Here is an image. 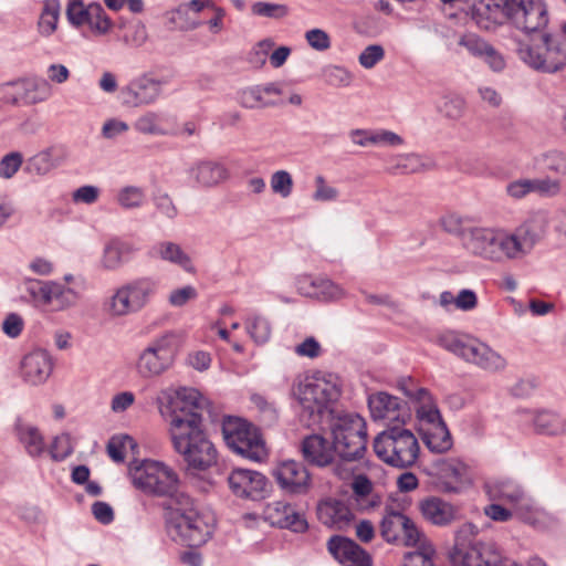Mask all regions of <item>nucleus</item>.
Wrapping results in <instances>:
<instances>
[{
  "mask_svg": "<svg viewBox=\"0 0 566 566\" xmlns=\"http://www.w3.org/2000/svg\"><path fill=\"white\" fill-rule=\"evenodd\" d=\"M146 195L143 188L137 186H126L117 192V203L126 210L138 209L143 207Z\"/></svg>",
  "mask_w": 566,
  "mask_h": 566,
  "instance_id": "nucleus-37",
  "label": "nucleus"
},
{
  "mask_svg": "<svg viewBox=\"0 0 566 566\" xmlns=\"http://www.w3.org/2000/svg\"><path fill=\"white\" fill-rule=\"evenodd\" d=\"M158 283L151 277H138L119 286L107 302L112 316H126L142 311L155 296Z\"/></svg>",
  "mask_w": 566,
  "mask_h": 566,
  "instance_id": "nucleus-8",
  "label": "nucleus"
},
{
  "mask_svg": "<svg viewBox=\"0 0 566 566\" xmlns=\"http://www.w3.org/2000/svg\"><path fill=\"white\" fill-rule=\"evenodd\" d=\"M92 13L90 15V21L87 24L91 27V29L97 31L101 34H105L109 31L112 27V20L106 14L104 8L98 2H93V9Z\"/></svg>",
  "mask_w": 566,
  "mask_h": 566,
  "instance_id": "nucleus-54",
  "label": "nucleus"
},
{
  "mask_svg": "<svg viewBox=\"0 0 566 566\" xmlns=\"http://www.w3.org/2000/svg\"><path fill=\"white\" fill-rule=\"evenodd\" d=\"M385 57V50L380 44L366 46L358 56L359 64L365 69H373Z\"/></svg>",
  "mask_w": 566,
  "mask_h": 566,
  "instance_id": "nucleus-62",
  "label": "nucleus"
},
{
  "mask_svg": "<svg viewBox=\"0 0 566 566\" xmlns=\"http://www.w3.org/2000/svg\"><path fill=\"white\" fill-rule=\"evenodd\" d=\"M134 128L145 135H165V129L160 126V117L157 113L147 112L138 117Z\"/></svg>",
  "mask_w": 566,
  "mask_h": 566,
  "instance_id": "nucleus-48",
  "label": "nucleus"
},
{
  "mask_svg": "<svg viewBox=\"0 0 566 566\" xmlns=\"http://www.w3.org/2000/svg\"><path fill=\"white\" fill-rule=\"evenodd\" d=\"M153 202L156 211L168 220H174L178 216V209L167 192L158 191L154 193Z\"/></svg>",
  "mask_w": 566,
  "mask_h": 566,
  "instance_id": "nucleus-56",
  "label": "nucleus"
},
{
  "mask_svg": "<svg viewBox=\"0 0 566 566\" xmlns=\"http://www.w3.org/2000/svg\"><path fill=\"white\" fill-rule=\"evenodd\" d=\"M166 82L144 73L133 78L120 90L123 105L140 107L154 104L161 95L163 85Z\"/></svg>",
  "mask_w": 566,
  "mask_h": 566,
  "instance_id": "nucleus-13",
  "label": "nucleus"
},
{
  "mask_svg": "<svg viewBox=\"0 0 566 566\" xmlns=\"http://www.w3.org/2000/svg\"><path fill=\"white\" fill-rule=\"evenodd\" d=\"M21 368L25 381L31 385H41L52 374L53 363L46 350L36 349L24 356Z\"/></svg>",
  "mask_w": 566,
  "mask_h": 566,
  "instance_id": "nucleus-23",
  "label": "nucleus"
},
{
  "mask_svg": "<svg viewBox=\"0 0 566 566\" xmlns=\"http://www.w3.org/2000/svg\"><path fill=\"white\" fill-rule=\"evenodd\" d=\"M327 551L343 566H373L367 551L348 537L333 535L327 542Z\"/></svg>",
  "mask_w": 566,
  "mask_h": 566,
  "instance_id": "nucleus-16",
  "label": "nucleus"
},
{
  "mask_svg": "<svg viewBox=\"0 0 566 566\" xmlns=\"http://www.w3.org/2000/svg\"><path fill=\"white\" fill-rule=\"evenodd\" d=\"M23 163L21 153L12 151L3 156L0 160V177L3 179L12 178L20 169Z\"/></svg>",
  "mask_w": 566,
  "mask_h": 566,
  "instance_id": "nucleus-58",
  "label": "nucleus"
},
{
  "mask_svg": "<svg viewBox=\"0 0 566 566\" xmlns=\"http://www.w3.org/2000/svg\"><path fill=\"white\" fill-rule=\"evenodd\" d=\"M227 480L235 496L252 501L265 499L272 488L264 474L248 469H233Z\"/></svg>",
  "mask_w": 566,
  "mask_h": 566,
  "instance_id": "nucleus-12",
  "label": "nucleus"
},
{
  "mask_svg": "<svg viewBox=\"0 0 566 566\" xmlns=\"http://www.w3.org/2000/svg\"><path fill=\"white\" fill-rule=\"evenodd\" d=\"M503 12L526 34L546 33L548 12L543 0H503Z\"/></svg>",
  "mask_w": 566,
  "mask_h": 566,
  "instance_id": "nucleus-11",
  "label": "nucleus"
},
{
  "mask_svg": "<svg viewBox=\"0 0 566 566\" xmlns=\"http://www.w3.org/2000/svg\"><path fill=\"white\" fill-rule=\"evenodd\" d=\"M430 483L440 493L459 494L469 482L468 467L458 458H438L424 468Z\"/></svg>",
  "mask_w": 566,
  "mask_h": 566,
  "instance_id": "nucleus-10",
  "label": "nucleus"
},
{
  "mask_svg": "<svg viewBox=\"0 0 566 566\" xmlns=\"http://www.w3.org/2000/svg\"><path fill=\"white\" fill-rule=\"evenodd\" d=\"M14 432L30 457L38 458L44 453L45 442L38 427L18 417L14 422Z\"/></svg>",
  "mask_w": 566,
  "mask_h": 566,
  "instance_id": "nucleus-28",
  "label": "nucleus"
},
{
  "mask_svg": "<svg viewBox=\"0 0 566 566\" xmlns=\"http://www.w3.org/2000/svg\"><path fill=\"white\" fill-rule=\"evenodd\" d=\"M338 196L339 191L335 187L328 186L322 175H317L315 177V191L312 195L314 201H335L337 200Z\"/></svg>",
  "mask_w": 566,
  "mask_h": 566,
  "instance_id": "nucleus-57",
  "label": "nucleus"
},
{
  "mask_svg": "<svg viewBox=\"0 0 566 566\" xmlns=\"http://www.w3.org/2000/svg\"><path fill=\"white\" fill-rule=\"evenodd\" d=\"M478 527L472 523L463 524L455 533L454 546L450 553L453 564L459 566H473V557L480 552L482 545H473L472 539Z\"/></svg>",
  "mask_w": 566,
  "mask_h": 566,
  "instance_id": "nucleus-21",
  "label": "nucleus"
},
{
  "mask_svg": "<svg viewBox=\"0 0 566 566\" xmlns=\"http://www.w3.org/2000/svg\"><path fill=\"white\" fill-rule=\"evenodd\" d=\"M458 44L460 46L465 48L471 55L480 59H482V56L484 55V53H486V50L491 45L484 39L474 33L463 34L460 38Z\"/></svg>",
  "mask_w": 566,
  "mask_h": 566,
  "instance_id": "nucleus-51",
  "label": "nucleus"
},
{
  "mask_svg": "<svg viewBox=\"0 0 566 566\" xmlns=\"http://www.w3.org/2000/svg\"><path fill=\"white\" fill-rule=\"evenodd\" d=\"M60 1L45 0L38 22L39 31L42 35L49 36L56 30L60 15Z\"/></svg>",
  "mask_w": 566,
  "mask_h": 566,
  "instance_id": "nucleus-34",
  "label": "nucleus"
},
{
  "mask_svg": "<svg viewBox=\"0 0 566 566\" xmlns=\"http://www.w3.org/2000/svg\"><path fill=\"white\" fill-rule=\"evenodd\" d=\"M332 378V375L316 373L297 385L294 395L301 406L300 420L305 427L314 428L329 418L333 450L344 462L357 461L366 452V422L358 413L335 415L333 405L340 389Z\"/></svg>",
  "mask_w": 566,
  "mask_h": 566,
  "instance_id": "nucleus-1",
  "label": "nucleus"
},
{
  "mask_svg": "<svg viewBox=\"0 0 566 566\" xmlns=\"http://www.w3.org/2000/svg\"><path fill=\"white\" fill-rule=\"evenodd\" d=\"M438 344L468 363L476 364L482 355L481 347L488 345L469 336L444 333L438 337Z\"/></svg>",
  "mask_w": 566,
  "mask_h": 566,
  "instance_id": "nucleus-20",
  "label": "nucleus"
},
{
  "mask_svg": "<svg viewBox=\"0 0 566 566\" xmlns=\"http://www.w3.org/2000/svg\"><path fill=\"white\" fill-rule=\"evenodd\" d=\"M318 520L329 527L343 530L349 525L354 514L349 506L342 500L327 499L317 506Z\"/></svg>",
  "mask_w": 566,
  "mask_h": 566,
  "instance_id": "nucleus-26",
  "label": "nucleus"
},
{
  "mask_svg": "<svg viewBox=\"0 0 566 566\" xmlns=\"http://www.w3.org/2000/svg\"><path fill=\"white\" fill-rule=\"evenodd\" d=\"M274 46V42L271 39H264L256 43V45L249 53L248 61L255 67H261L265 64L266 57Z\"/></svg>",
  "mask_w": 566,
  "mask_h": 566,
  "instance_id": "nucleus-61",
  "label": "nucleus"
},
{
  "mask_svg": "<svg viewBox=\"0 0 566 566\" xmlns=\"http://www.w3.org/2000/svg\"><path fill=\"white\" fill-rule=\"evenodd\" d=\"M252 13L259 17L282 19L289 14V8L285 4L259 1L252 6Z\"/></svg>",
  "mask_w": 566,
  "mask_h": 566,
  "instance_id": "nucleus-55",
  "label": "nucleus"
},
{
  "mask_svg": "<svg viewBox=\"0 0 566 566\" xmlns=\"http://www.w3.org/2000/svg\"><path fill=\"white\" fill-rule=\"evenodd\" d=\"M421 157L416 154L399 156L395 169L402 174H416L424 168Z\"/></svg>",
  "mask_w": 566,
  "mask_h": 566,
  "instance_id": "nucleus-63",
  "label": "nucleus"
},
{
  "mask_svg": "<svg viewBox=\"0 0 566 566\" xmlns=\"http://www.w3.org/2000/svg\"><path fill=\"white\" fill-rule=\"evenodd\" d=\"M67 157L64 147L59 145L50 146L30 157L24 170L34 176H45L62 165Z\"/></svg>",
  "mask_w": 566,
  "mask_h": 566,
  "instance_id": "nucleus-25",
  "label": "nucleus"
},
{
  "mask_svg": "<svg viewBox=\"0 0 566 566\" xmlns=\"http://www.w3.org/2000/svg\"><path fill=\"white\" fill-rule=\"evenodd\" d=\"M440 224L442 229L452 235L460 237L461 243L463 244V237L470 227H465L461 217L455 213H449L441 218Z\"/></svg>",
  "mask_w": 566,
  "mask_h": 566,
  "instance_id": "nucleus-60",
  "label": "nucleus"
},
{
  "mask_svg": "<svg viewBox=\"0 0 566 566\" xmlns=\"http://www.w3.org/2000/svg\"><path fill=\"white\" fill-rule=\"evenodd\" d=\"M422 517L432 525L444 527L459 521L460 509L439 496H428L419 502Z\"/></svg>",
  "mask_w": 566,
  "mask_h": 566,
  "instance_id": "nucleus-17",
  "label": "nucleus"
},
{
  "mask_svg": "<svg viewBox=\"0 0 566 566\" xmlns=\"http://www.w3.org/2000/svg\"><path fill=\"white\" fill-rule=\"evenodd\" d=\"M247 329L258 344H264L271 337V325L269 321L261 315H255L251 319H248Z\"/></svg>",
  "mask_w": 566,
  "mask_h": 566,
  "instance_id": "nucleus-44",
  "label": "nucleus"
},
{
  "mask_svg": "<svg viewBox=\"0 0 566 566\" xmlns=\"http://www.w3.org/2000/svg\"><path fill=\"white\" fill-rule=\"evenodd\" d=\"M271 189L282 198H287L293 190V179L289 171L277 170L271 176Z\"/></svg>",
  "mask_w": 566,
  "mask_h": 566,
  "instance_id": "nucleus-52",
  "label": "nucleus"
},
{
  "mask_svg": "<svg viewBox=\"0 0 566 566\" xmlns=\"http://www.w3.org/2000/svg\"><path fill=\"white\" fill-rule=\"evenodd\" d=\"M497 491L501 500L516 506L527 507L526 493L520 484L509 480L503 481L499 484Z\"/></svg>",
  "mask_w": 566,
  "mask_h": 566,
  "instance_id": "nucleus-39",
  "label": "nucleus"
},
{
  "mask_svg": "<svg viewBox=\"0 0 566 566\" xmlns=\"http://www.w3.org/2000/svg\"><path fill=\"white\" fill-rule=\"evenodd\" d=\"M513 235L517 239L521 245L522 255L528 253L536 242L541 239V234L535 231L534 226L531 221L525 222L521 226Z\"/></svg>",
  "mask_w": 566,
  "mask_h": 566,
  "instance_id": "nucleus-47",
  "label": "nucleus"
},
{
  "mask_svg": "<svg viewBox=\"0 0 566 566\" xmlns=\"http://www.w3.org/2000/svg\"><path fill=\"white\" fill-rule=\"evenodd\" d=\"M374 451L385 463L405 469L416 462L420 448L415 434L403 424H389L375 438Z\"/></svg>",
  "mask_w": 566,
  "mask_h": 566,
  "instance_id": "nucleus-5",
  "label": "nucleus"
},
{
  "mask_svg": "<svg viewBox=\"0 0 566 566\" xmlns=\"http://www.w3.org/2000/svg\"><path fill=\"white\" fill-rule=\"evenodd\" d=\"M238 102L242 107L249 109L265 108L275 105L274 102H270L264 98L259 85L241 90L238 93Z\"/></svg>",
  "mask_w": 566,
  "mask_h": 566,
  "instance_id": "nucleus-38",
  "label": "nucleus"
},
{
  "mask_svg": "<svg viewBox=\"0 0 566 566\" xmlns=\"http://www.w3.org/2000/svg\"><path fill=\"white\" fill-rule=\"evenodd\" d=\"M150 255L177 264L186 272H195L190 256L175 242L165 241L155 244L150 250Z\"/></svg>",
  "mask_w": 566,
  "mask_h": 566,
  "instance_id": "nucleus-29",
  "label": "nucleus"
},
{
  "mask_svg": "<svg viewBox=\"0 0 566 566\" xmlns=\"http://www.w3.org/2000/svg\"><path fill=\"white\" fill-rule=\"evenodd\" d=\"M422 440L427 448L436 453H443L452 448V438L446 423H439L433 428L426 429Z\"/></svg>",
  "mask_w": 566,
  "mask_h": 566,
  "instance_id": "nucleus-33",
  "label": "nucleus"
},
{
  "mask_svg": "<svg viewBox=\"0 0 566 566\" xmlns=\"http://www.w3.org/2000/svg\"><path fill=\"white\" fill-rule=\"evenodd\" d=\"M189 178L200 188H212L229 178L226 166L214 160H198L188 169Z\"/></svg>",
  "mask_w": 566,
  "mask_h": 566,
  "instance_id": "nucleus-22",
  "label": "nucleus"
},
{
  "mask_svg": "<svg viewBox=\"0 0 566 566\" xmlns=\"http://www.w3.org/2000/svg\"><path fill=\"white\" fill-rule=\"evenodd\" d=\"M128 471L133 485L145 494L169 499V504L188 502V495L179 490L178 474L164 462L136 460L129 464Z\"/></svg>",
  "mask_w": 566,
  "mask_h": 566,
  "instance_id": "nucleus-3",
  "label": "nucleus"
},
{
  "mask_svg": "<svg viewBox=\"0 0 566 566\" xmlns=\"http://www.w3.org/2000/svg\"><path fill=\"white\" fill-rule=\"evenodd\" d=\"M521 255V245L513 233L496 229L492 262L513 260Z\"/></svg>",
  "mask_w": 566,
  "mask_h": 566,
  "instance_id": "nucleus-31",
  "label": "nucleus"
},
{
  "mask_svg": "<svg viewBox=\"0 0 566 566\" xmlns=\"http://www.w3.org/2000/svg\"><path fill=\"white\" fill-rule=\"evenodd\" d=\"M54 282L52 281H40L34 279H27L24 281V289L30 294L34 302L43 305L51 304V292Z\"/></svg>",
  "mask_w": 566,
  "mask_h": 566,
  "instance_id": "nucleus-42",
  "label": "nucleus"
},
{
  "mask_svg": "<svg viewBox=\"0 0 566 566\" xmlns=\"http://www.w3.org/2000/svg\"><path fill=\"white\" fill-rule=\"evenodd\" d=\"M482 355L476 361V366L488 371L503 370L507 363L497 352L493 350L489 345L481 347Z\"/></svg>",
  "mask_w": 566,
  "mask_h": 566,
  "instance_id": "nucleus-46",
  "label": "nucleus"
},
{
  "mask_svg": "<svg viewBox=\"0 0 566 566\" xmlns=\"http://www.w3.org/2000/svg\"><path fill=\"white\" fill-rule=\"evenodd\" d=\"M416 407L417 416L420 420L427 421L431 428L438 426L439 423H444L439 409L436 405H433L432 399L427 403H418Z\"/></svg>",
  "mask_w": 566,
  "mask_h": 566,
  "instance_id": "nucleus-64",
  "label": "nucleus"
},
{
  "mask_svg": "<svg viewBox=\"0 0 566 566\" xmlns=\"http://www.w3.org/2000/svg\"><path fill=\"white\" fill-rule=\"evenodd\" d=\"M533 189L534 192L538 193L539 196L556 197L562 191V184L558 179H552L549 177L534 178Z\"/></svg>",
  "mask_w": 566,
  "mask_h": 566,
  "instance_id": "nucleus-59",
  "label": "nucleus"
},
{
  "mask_svg": "<svg viewBox=\"0 0 566 566\" xmlns=\"http://www.w3.org/2000/svg\"><path fill=\"white\" fill-rule=\"evenodd\" d=\"M493 545L482 544L480 552L473 557V566H504L507 563Z\"/></svg>",
  "mask_w": 566,
  "mask_h": 566,
  "instance_id": "nucleus-49",
  "label": "nucleus"
},
{
  "mask_svg": "<svg viewBox=\"0 0 566 566\" xmlns=\"http://www.w3.org/2000/svg\"><path fill=\"white\" fill-rule=\"evenodd\" d=\"M93 2L88 6H84L82 0H69L66 7V17L71 24L81 27L87 24L90 15L92 13Z\"/></svg>",
  "mask_w": 566,
  "mask_h": 566,
  "instance_id": "nucleus-43",
  "label": "nucleus"
},
{
  "mask_svg": "<svg viewBox=\"0 0 566 566\" xmlns=\"http://www.w3.org/2000/svg\"><path fill=\"white\" fill-rule=\"evenodd\" d=\"M301 452L305 462L317 468L334 464L337 455L333 450L332 441L318 433H312L302 439Z\"/></svg>",
  "mask_w": 566,
  "mask_h": 566,
  "instance_id": "nucleus-18",
  "label": "nucleus"
},
{
  "mask_svg": "<svg viewBox=\"0 0 566 566\" xmlns=\"http://www.w3.org/2000/svg\"><path fill=\"white\" fill-rule=\"evenodd\" d=\"M73 453L71 436L62 433L56 436L50 447V454L54 461H63Z\"/></svg>",
  "mask_w": 566,
  "mask_h": 566,
  "instance_id": "nucleus-53",
  "label": "nucleus"
},
{
  "mask_svg": "<svg viewBox=\"0 0 566 566\" xmlns=\"http://www.w3.org/2000/svg\"><path fill=\"white\" fill-rule=\"evenodd\" d=\"M132 252L129 243L114 239L104 248L102 264L107 270H116L128 260Z\"/></svg>",
  "mask_w": 566,
  "mask_h": 566,
  "instance_id": "nucleus-32",
  "label": "nucleus"
},
{
  "mask_svg": "<svg viewBox=\"0 0 566 566\" xmlns=\"http://www.w3.org/2000/svg\"><path fill=\"white\" fill-rule=\"evenodd\" d=\"M76 293L63 284L54 282L51 292V306L55 310H64L76 302Z\"/></svg>",
  "mask_w": 566,
  "mask_h": 566,
  "instance_id": "nucleus-45",
  "label": "nucleus"
},
{
  "mask_svg": "<svg viewBox=\"0 0 566 566\" xmlns=\"http://www.w3.org/2000/svg\"><path fill=\"white\" fill-rule=\"evenodd\" d=\"M264 517L272 526L287 528L296 533L305 532L308 527L302 514L297 513L291 504L281 501L268 504Z\"/></svg>",
  "mask_w": 566,
  "mask_h": 566,
  "instance_id": "nucleus-19",
  "label": "nucleus"
},
{
  "mask_svg": "<svg viewBox=\"0 0 566 566\" xmlns=\"http://www.w3.org/2000/svg\"><path fill=\"white\" fill-rule=\"evenodd\" d=\"M543 169L555 175H566V154L559 150H551L543 155Z\"/></svg>",
  "mask_w": 566,
  "mask_h": 566,
  "instance_id": "nucleus-50",
  "label": "nucleus"
},
{
  "mask_svg": "<svg viewBox=\"0 0 566 566\" xmlns=\"http://www.w3.org/2000/svg\"><path fill=\"white\" fill-rule=\"evenodd\" d=\"M297 289L302 295L323 301L338 300L344 294L339 285L326 277L301 280Z\"/></svg>",
  "mask_w": 566,
  "mask_h": 566,
  "instance_id": "nucleus-27",
  "label": "nucleus"
},
{
  "mask_svg": "<svg viewBox=\"0 0 566 566\" xmlns=\"http://www.w3.org/2000/svg\"><path fill=\"white\" fill-rule=\"evenodd\" d=\"M203 399L193 388H181L161 413L169 415L174 449L182 455L190 472L206 471L217 462V449L209 440L202 419Z\"/></svg>",
  "mask_w": 566,
  "mask_h": 566,
  "instance_id": "nucleus-2",
  "label": "nucleus"
},
{
  "mask_svg": "<svg viewBox=\"0 0 566 566\" xmlns=\"http://www.w3.org/2000/svg\"><path fill=\"white\" fill-rule=\"evenodd\" d=\"M397 388L413 403H427L431 400V394L426 388L418 387L411 377L398 379Z\"/></svg>",
  "mask_w": 566,
  "mask_h": 566,
  "instance_id": "nucleus-40",
  "label": "nucleus"
},
{
  "mask_svg": "<svg viewBox=\"0 0 566 566\" xmlns=\"http://www.w3.org/2000/svg\"><path fill=\"white\" fill-rule=\"evenodd\" d=\"M368 407L374 419H387L392 424H405L411 419L408 402L385 391L376 392L368 398Z\"/></svg>",
  "mask_w": 566,
  "mask_h": 566,
  "instance_id": "nucleus-15",
  "label": "nucleus"
},
{
  "mask_svg": "<svg viewBox=\"0 0 566 566\" xmlns=\"http://www.w3.org/2000/svg\"><path fill=\"white\" fill-rule=\"evenodd\" d=\"M272 475L280 488L289 494H305L311 488V474L305 465L295 460L279 462Z\"/></svg>",
  "mask_w": 566,
  "mask_h": 566,
  "instance_id": "nucleus-14",
  "label": "nucleus"
},
{
  "mask_svg": "<svg viewBox=\"0 0 566 566\" xmlns=\"http://www.w3.org/2000/svg\"><path fill=\"white\" fill-rule=\"evenodd\" d=\"M189 12L190 11L188 10L187 6L184 3L168 11L166 14L170 24V29H176L179 31H192L199 28L201 22L191 18Z\"/></svg>",
  "mask_w": 566,
  "mask_h": 566,
  "instance_id": "nucleus-35",
  "label": "nucleus"
},
{
  "mask_svg": "<svg viewBox=\"0 0 566 566\" xmlns=\"http://www.w3.org/2000/svg\"><path fill=\"white\" fill-rule=\"evenodd\" d=\"M251 402L260 413V420L268 427H272L279 419V411L274 401H269L260 394H252Z\"/></svg>",
  "mask_w": 566,
  "mask_h": 566,
  "instance_id": "nucleus-41",
  "label": "nucleus"
},
{
  "mask_svg": "<svg viewBox=\"0 0 566 566\" xmlns=\"http://www.w3.org/2000/svg\"><path fill=\"white\" fill-rule=\"evenodd\" d=\"M534 426L537 432L556 436L563 431V422L559 416L552 411H539L534 418Z\"/></svg>",
  "mask_w": 566,
  "mask_h": 566,
  "instance_id": "nucleus-36",
  "label": "nucleus"
},
{
  "mask_svg": "<svg viewBox=\"0 0 566 566\" xmlns=\"http://www.w3.org/2000/svg\"><path fill=\"white\" fill-rule=\"evenodd\" d=\"M496 229L470 227L463 237V248L472 255L492 261Z\"/></svg>",
  "mask_w": 566,
  "mask_h": 566,
  "instance_id": "nucleus-24",
  "label": "nucleus"
},
{
  "mask_svg": "<svg viewBox=\"0 0 566 566\" xmlns=\"http://www.w3.org/2000/svg\"><path fill=\"white\" fill-rule=\"evenodd\" d=\"M164 510L166 531L174 542L187 547H199L211 537L213 525L198 512L189 495L187 503L164 505Z\"/></svg>",
  "mask_w": 566,
  "mask_h": 566,
  "instance_id": "nucleus-4",
  "label": "nucleus"
},
{
  "mask_svg": "<svg viewBox=\"0 0 566 566\" xmlns=\"http://www.w3.org/2000/svg\"><path fill=\"white\" fill-rule=\"evenodd\" d=\"M226 443L238 454L261 461L265 455L264 442L258 430L240 418H228L222 424Z\"/></svg>",
  "mask_w": 566,
  "mask_h": 566,
  "instance_id": "nucleus-9",
  "label": "nucleus"
},
{
  "mask_svg": "<svg viewBox=\"0 0 566 566\" xmlns=\"http://www.w3.org/2000/svg\"><path fill=\"white\" fill-rule=\"evenodd\" d=\"M521 60L535 71L553 74L566 66V42L559 36L542 33L532 44H520Z\"/></svg>",
  "mask_w": 566,
  "mask_h": 566,
  "instance_id": "nucleus-7",
  "label": "nucleus"
},
{
  "mask_svg": "<svg viewBox=\"0 0 566 566\" xmlns=\"http://www.w3.org/2000/svg\"><path fill=\"white\" fill-rule=\"evenodd\" d=\"M409 523V517L392 506L385 507V514L380 523V534L387 543L396 544L400 539L402 526Z\"/></svg>",
  "mask_w": 566,
  "mask_h": 566,
  "instance_id": "nucleus-30",
  "label": "nucleus"
},
{
  "mask_svg": "<svg viewBox=\"0 0 566 566\" xmlns=\"http://www.w3.org/2000/svg\"><path fill=\"white\" fill-rule=\"evenodd\" d=\"M179 345V335L172 331L150 340L138 355L137 374L144 379L156 378L165 374L172 367Z\"/></svg>",
  "mask_w": 566,
  "mask_h": 566,
  "instance_id": "nucleus-6",
  "label": "nucleus"
}]
</instances>
